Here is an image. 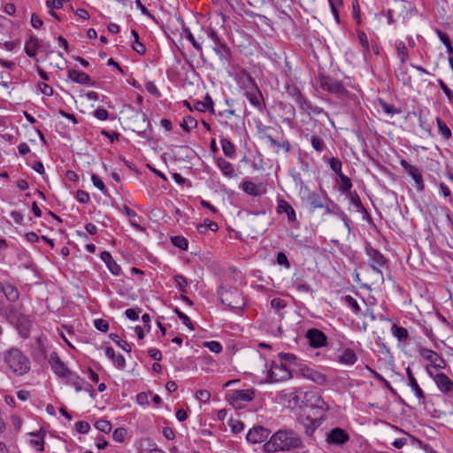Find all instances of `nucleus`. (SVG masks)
Listing matches in <instances>:
<instances>
[{
	"instance_id": "nucleus-1",
	"label": "nucleus",
	"mask_w": 453,
	"mask_h": 453,
	"mask_svg": "<svg viewBox=\"0 0 453 453\" xmlns=\"http://www.w3.org/2000/svg\"><path fill=\"white\" fill-rule=\"evenodd\" d=\"M301 445L302 441L296 434L280 430L271 436L270 441L265 442L263 448L265 452L273 453L299 448Z\"/></svg>"
},
{
	"instance_id": "nucleus-2",
	"label": "nucleus",
	"mask_w": 453,
	"mask_h": 453,
	"mask_svg": "<svg viewBox=\"0 0 453 453\" xmlns=\"http://www.w3.org/2000/svg\"><path fill=\"white\" fill-rule=\"evenodd\" d=\"M4 360L12 372L17 376H22L30 370V361L28 357L18 349H10L5 351Z\"/></svg>"
},
{
	"instance_id": "nucleus-3",
	"label": "nucleus",
	"mask_w": 453,
	"mask_h": 453,
	"mask_svg": "<svg viewBox=\"0 0 453 453\" xmlns=\"http://www.w3.org/2000/svg\"><path fill=\"white\" fill-rule=\"evenodd\" d=\"M219 296L221 302L231 309H240L245 304L242 293L236 288L222 289Z\"/></svg>"
},
{
	"instance_id": "nucleus-4",
	"label": "nucleus",
	"mask_w": 453,
	"mask_h": 453,
	"mask_svg": "<svg viewBox=\"0 0 453 453\" xmlns=\"http://www.w3.org/2000/svg\"><path fill=\"white\" fill-rule=\"evenodd\" d=\"M303 402L307 407L317 409L322 412H326L329 410V405L324 401L321 395L317 391L305 392Z\"/></svg>"
},
{
	"instance_id": "nucleus-5",
	"label": "nucleus",
	"mask_w": 453,
	"mask_h": 453,
	"mask_svg": "<svg viewBox=\"0 0 453 453\" xmlns=\"http://www.w3.org/2000/svg\"><path fill=\"white\" fill-rule=\"evenodd\" d=\"M39 342V348L43 351L44 357L49 359V363L54 373L63 378L70 370L65 366V365L61 361L57 352L52 351L48 356L47 353L43 350V346L42 342Z\"/></svg>"
},
{
	"instance_id": "nucleus-6",
	"label": "nucleus",
	"mask_w": 453,
	"mask_h": 453,
	"mask_svg": "<svg viewBox=\"0 0 453 453\" xmlns=\"http://www.w3.org/2000/svg\"><path fill=\"white\" fill-rule=\"evenodd\" d=\"M320 87L330 93L337 94V95H344L347 93L344 86L335 79L331 77L323 76L319 81Z\"/></svg>"
},
{
	"instance_id": "nucleus-7",
	"label": "nucleus",
	"mask_w": 453,
	"mask_h": 453,
	"mask_svg": "<svg viewBox=\"0 0 453 453\" xmlns=\"http://www.w3.org/2000/svg\"><path fill=\"white\" fill-rule=\"evenodd\" d=\"M349 440V434L342 428L335 427L326 433V441L331 445L342 446Z\"/></svg>"
},
{
	"instance_id": "nucleus-8",
	"label": "nucleus",
	"mask_w": 453,
	"mask_h": 453,
	"mask_svg": "<svg viewBox=\"0 0 453 453\" xmlns=\"http://www.w3.org/2000/svg\"><path fill=\"white\" fill-rule=\"evenodd\" d=\"M325 420V417L320 415L319 417L311 418L310 416H302L300 422L304 428L305 434L311 437L315 430L322 424Z\"/></svg>"
},
{
	"instance_id": "nucleus-9",
	"label": "nucleus",
	"mask_w": 453,
	"mask_h": 453,
	"mask_svg": "<svg viewBox=\"0 0 453 453\" xmlns=\"http://www.w3.org/2000/svg\"><path fill=\"white\" fill-rule=\"evenodd\" d=\"M271 432L263 426H254L247 434L246 439L251 443H261L270 435Z\"/></svg>"
},
{
	"instance_id": "nucleus-10",
	"label": "nucleus",
	"mask_w": 453,
	"mask_h": 453,
	"mask_svg": "<svg viewBox=\"0 0 453 453\" xmlns=\"http://www.w3.org/2000/svg\"><path fill=\"white\" fill-rule=\"evenodd\" d=\"M291 376L290 372L283 365L274 364L268 372L270 382H278L288 380Z\"/></svg>"
},
{
	"instance_id": "nucleus-11",
	"label": "nucleus",
	"mask_w": 453,
	"mask_h": 453,
	"mask_svg": "<svg viewBox=\"0 0 453 453\" xmlns=\"http://www.w3.org/2000/svg\"><path fill=\"white\" fill-rule=\"evenodd\" d=\"M367 255L369 257V264L372 270L381 274L380 268L386 264V258L377 250L367 248Z\"/></svg>"
},
{
	"instance_id": "nucleus-12",
	"label": "nucleus",
	"mask_w": 453,
	"mask_h": 453,
	"mask_svg": "<svg viewBox=\"0 0 453 453\" xmlns=\"http://www.w3.org/2000/svg\"><path fill=\"white\" fill-rule=\"evenodd\" d=\"M245 79L247 81L246 88L250 89V90H247L245 92V96L252 105H254L256 107H259L260 106V100H259L260 95H259V92L257 93V87L255 81H253V79L250 75H245Z\"/></svg>"
},
{
	"instance_id": "nucleus-13",
	"label": "nucleus",
	"mask_w": 453,
	"mask_h": 453,
	"mask_svg": "<svg viewBox=\"0 0 453 453\" xmlns=\"http://www.w3.org/2000/svg\"><path fill=\"white\" fill-rule=\"evenodd\" d=\"M43 44L35 36H30V38L25 42V52L30 58H35L39 50H42Z\"/></svg>"
},
{
	"instance_id": "nucleus-14",
	"label": "nucleus",
	"mask_w": 453,
	"mask_h": 453,
	"mask_svg": "<svg viewBox=\"0 0 453 453\" xmlns=\"http://www.w3.org/2000/svg\"><path fill=\"white\" fill-rule=\"evenodd\" d=\"M434 380L442 393L447 394L453 390V381L445 373H436Z\"/></svg>"
},
{
	"instance_id": "nucleus-15",
	"label": "nucleus",
	"mask_w": 453,
	"mask_h": 453,
	"mask_svg": "<svg viewBox=\"0 0 453 453\" xmlns=\"http://www.w3.org/2000/svg\"><path fill=\"white\" fill-rule=\"evenodd\" d=\"M264 139L270 147L275 148V153H279L280 150H283L285 153H288L291 148L290 142L286 139L277 141L272 135L267 134L264 135Z\"/></svg>"
},
{
	"instance_id": "nucleus-16",
	"label": "nucleus",
	"mask_w": 453,
	"mask_h": 453,
	"mask_svg": "<svg viewBox=\"0 0 453 453\" xmlns=\"http://www.w3.org/2000/svg\"><path fill=\"white\" fill-rule=\"evenodd\" d=\"M216 164L219 169L226 177L234 178L237 176L234 166L226 159L222 157H218L216 159Z\"/></svg>"
},
{
	"instance_id": "nucleus-17",
	"label": "nucleus",
	"mask_w": 453,
	"mask_h": 453,
	"mask_svg": "<svg viewBox=\"0 0 453 453\" xmlns=\"http://www.w3.org/2000/svg\"><path fill=\"white\" fill-rule=\"evenodd\" d=\"M406 373H407V377H408V380H409L408 385L414 391L415 395L418 399V402L419 403L423 402L425 399L424 392L421 389V388L418 386L417 380L415 379L414 375L412 374L410 367L406 368Z\"/></svg>"
},
{
	"instance_id": "nucleus-18",
	"label": "nucleus",
	"mask_w": 453,
	"mask_h": 453,
	"mask_svg": "<svg viewBox=\"0 0 453 453\" xmlns=\"http://www.w3.org/2000/svg\"><path fill=\"white\" fill-rule=\"evenodd\" d=\"M337 360L344 365H353L357 362V357L353 349H345L338 354Z\"/></svg>"
},
{
	"instance_id": "nucleus-19",
	"label": "nucleus",
	"mask_w": 453,
	"mask_h": 453,
	"mask_svg": "<svg viewBox=\"0 0 453 453\" xmlns=\"http://www.w3.org/2000/svg\"><path fill=\"white\" fill-rule=\"evenodd\" d=\"M63 378L66 380V383L73 386L77 392L83 390L87 382L80 376L69 371Z\"/></svg>"
},
{
	"instance_id": "nucleus-20",
	"label": "nucleus",
	"mask_w": 453,
	"mask_h": 453,
	"mask_svg": "<svg viewBox=\"0 0 453 453\" xmlns=\"http://www.w3.org/2000/svg\"><path fill=\"white\" fill-rule=\"evenodd\" d=\"M278 212H285L288 216V219L291 222L296 220V212L293 207L285 200H280L278 203Z\"/></svg>"
},
{
	"instance_id": "nucleus-21",
	"label": "nucleus",
	"mask_w": 453,
	"mask_h": 453,
	"mask_svg": "<svg viewBox=\"0 0 453 453\" xmlns=\"http://www.w3.org/2000/svg\"><path fill=\"white\" fill-rule=\"evenodd\" d=\"M68 78L79 84H88L90 81L89 76L86 73L77 70H69Z\"/></svg>"
},
{
	"instance_id": "nucleus-22",
	"label": "nucleus",
	"mask_w": 453,
	"mask_h": 453,
	"mask_svg": "<svg viewBox=\"0 0 453 453\" xmlns=\"http://www.w3.org/2000/svg\"><path fill=\"white\" fill-rule=\"evenodd\" d=\"M255 392L253 389L235 390L233 393V400L237 402H249L254 398Z\"/></svg>"
},
{
	"instance_id": "nucleus-23",
	"label": "nucleus",
	"mask_w": 453,
	"mask_h": 453,
	"mask_svg": "<svg viewBox=\"0 0 453 453\" xmlns=\"http://www.w3.org/2000/svg\"><path fill=\"white\" fill-rule=\"evenodd\" d=\"M280 397L288 399V408L294 409L296 407H300L301 400H300V396L298 395L296 391L290 392V393H281Z\"/></svg>"
},
{
	"instance_id": "nucleus-24",
	"label": "nucleus",
	"mask_w": 453,
	"mask_h": 453,
	"mask_svg": "<svg viewBox=\"0 0 453 453\" xmlns=\"http://www.w3.org/2000/svg\"><path fill=\"white\" fill-rule=\"evenodd\" d=\"M242 189L245 193L254 196H260L263 193L262 188L259 186L249 180L242 183Z\"/></svg>"
},
{
	"instance_id": "nucleus-25",
	"label": "nucleus",
	"mask_w": 453,
	"mask_h": 453,
	"mask_svg": "<svg viewBox=\"0 0 453 453\" xmlns=\"http://www.w3.org/2000/svg\"><path fill=\"white\" fill-rule=\"evenodd\" d=\"M304 375L319 385H323L326 381V377L325 374L312 369L308 370Z\"/></svg>"
},
{
	"instance_id": "nucleus-26",
	"label": "nucleus",
	"mask_w": 453,
	"mask_h": 453,
	"mask_svg": "<svg viewBox=\"0 0 453 453\" xmlns=\"http://www.w3.org/2000/svg\"><path fill=\"white\" fill-rule=\"evenodd\" d=\"M402 165L408 171L418 186L422 184V176L417 167L408 165L405 161H402Z\"/></svg>"
},
{
	"instance_id": "nucleus-27",
	"label": "nucleus",
	"mask_w": 453,
	"mask_h": 453,
	"mask_svg": "<svg viewBox=\"0 0 453 453\" xmlns=\"http://www.w3.org/2000/svg\"><path fill=\"white\" fill-rule=\"evenodd\" d=\"M395 49L397 52V57L399 58L401 63H405L409 56L405 43L403 41H396Z\"/></svg>"
},
{
	"instance_id": "nucleus-28",
	"label": "nucleus",
	"mask_w": 453,
	"mask_h": 453,
	"mask_svg": "<svg viewBox=\"0 0 453 453\" xmlns=\"http://www.w3.org/2000/svg\"><path fill=\"white\" fill-rule=\"evenodd\" d=\"M220 143L225 156L229 158H233L235 153L234 145L226 138L221 139Z\"/></svg>"
},
{
	"instance_id": "nucleus-29",
	"label": "nucleus",
	"mask_w": 453,
	"mask_h": 453,
	"mask_svg": "<svg viewBox=\"0 0 453 453\" xmlns=\"http://www.w3.org/2000/svg\"><path fill=\"white\" fill-rule=\"evenodd\" d=\"M379 105L387 115L393 116L394 114H400L402 112L400 109L395 108L394 105L389 104L381 99L379 100Z\"/></svg>"
},
{
	"instance_id": "nucleus-30",
	"label": "nucleus",
	"mask_w": 453,
	"mask_h": 453,
	"mask_svg": "<svg viewBox=\"0 0 453 453\" xmlns=\"http://www.w3.org/2000/svg\"><path fill=\"white\" fill-rule=\"evenodd\" d=\"M3 293L11 302H15L19 299L18 290L12 285H5L4 287Z\"/></svg>"
},
{
	"instance_id": "nucleus-31",
	"label": "nucleus",
	"mask_w": 453,
	"mask_h": 453,
	"mask_svg": "<svg viewBox=\"0 0 453 453\" xmlns=\"http://www.w3.org/2000/svg\"><path fill=\"white\" fill-rule=\"evenodd\" d=\"M305 337H306V340H311V341L326 340V336L325 335V334L317 328H311V329L307 330V332L305 334Z\"/></svg>"
},
{
	"instance_id": "nucleus-32",
	"label": "nucleus",
	"mask_w": 453,
	"mask_h": 453,
	"mask_svg": "<svg viewBox=\"0 0 453 453\" xmlns=\"http://www.w3.org/2000/svg\"><path fill=\"white\" fill-rule=\"evenodd\" d=\"M390 330L393 336L398 340L405 339L408 336L407 329L403 326H399L396 324H392Z\"/></svg>"
},
{
	"instance_id": "nucleus-33",
	"label": "nucleus",
	"mask_w": 453,
	"mask_h": 453,
	"mask_svg": "<svg viewBox=\"0 0 453 453\" xmlns=\"http://www.w3.org/2000/svg\"><path fill=\"white\" fill-rule=\"evenodd\" d=\"M436 33H437L438 37L440 38L441 42L445 45L448 54L452 55L453 54V47H452L449 36L441 30H437Z\"/></svg>"
},
{
	"instance_id": "nucleus-34",
	"label": "nucleus",
	"mask_w": 453,
	"mask_h": 453,
	"mask_svg": "<svg viewBox=\"0 0 453 453\" xmlns=\"http://www.w3.org/2000/svg\"><path fill=\"white\" fill-rule=\"evenodd\" d=\"M197 126V121L191 116H186L183 118V120L180 124V127L187 132L196 128Z\"/></svg>"
},
{
	"instance_id": "nucleus-35",
	"label": "nucleus",
	"mask_w": 453,
	"mask_h": 453,
	"mask_svg": "<svg viewBox=\"0 0 453 453\" xmlns=\"http://www.w3.org/2000/svg\"><path fill=\"white\" fill-rule=\"evenodd\" d=\"M430 363L432 364L431 365L433 366V368H435L437 370L443 369L446 366L445 360L436 352L434 353L433 359L431 360Z\"/></svg>"
},
{
	"instance_id": "nucleus-36",
	"label": "nucleus",
	"mask_w": 453,
	"mask_h": 453,
	"mask_svg": "<svg viewBox=\"0 0 453 453\" xmlns=\"http://www.w3.org/2000/svg\"><path fill=\"white\" fill-rule=\"evenodd\" d=\"M171 240H172V243L174 246H176L183 250H186L188 249V242L186 238H184L182 236H173L171 238Z\"/></svg>"
},
{
	"instance_id": "nucleus-37",
	"label": "nucleus",
	"mask_w": 453,
	"mask_h": 453,
	"mask_svg": "<svg viewBox=\"0 0 453 453\" xmlns=\"http://www.w3.org/2000/svg\"><path fill=\"white\" fill-rule=\"evenodd\" d=\"M339 177L341 179L340 190L342 192L349 191L350 188H352V183H351L350 179L349 177H347L346 175H344L343 173L340 174Z\"/></svg>"
},
{
	"instance_id": "nucleus-38",
	"label": "nucleus",
	"mask_w": 453,
	"mask_h": 453,
	"mask_svg": "<svg viewBox=\"0 0 453 453\" xmlns=\"http://www.w3.org/2000/svg\"><path fill=\"white\" fill-rule=\"evenodd\" d=\"M436 121H437L439 131L441 134V135L445 139L450 138L451 137V131L448 127V126L440 119H437Z\"/></svg>"
},
{
	"instance_id": "nucleus-39",
	"label": "nucleus",
	"mask_w": 453,
	"mask_h": 453,
	"mask_svg": "<svg viewBox=\"0 0 453 453\" xmlns=\"http://www.w3.org/2000/svg\"><path fill=\"white\" fill-rule=\"evenodd\" d=\"M95 426L96 429H98L101 432H104L105 434L110 433L111 430V422L104 419H100L96 422Z\"/></svg>"
},
{
	"instance_id": "nucleus-40",
	"label": "nucleus",
	"mask_w": 453,
	"mask_h": 453,
	"mask_svg": "<svg viewBox=\"0 0 453 453\" xmlns=\"http://www.w3.org/2000/svg\"><path fill=\"white\" fill-rule=\"evenodd\" d=\"M311 142L313 149L319 152H321L325 149V142L319 136H311Z\"/></svg>"
},
{
	"instance_id": "nucleus-41",
	"label": "nucleus",
	"mask_w": 453,
	"mask_h": 453,
	"mask_svg": "<svg viewBox=\"0 0 453 453\" xmlns=\"http://www.w3.org/2000/svg\"><path fill=\"white\" fill-rule=\"evenodd\" d=\"M174 281H175L176 286L179 288V291L181 293H185L186 287L188 286V281H187L186 278L182 275H175Z\"/></svg>"
},
{
	"instance_id": "nucleus-42",
	"label": "nucleus",
	"mask_w": 453,
	"mask_h": 453,
	"mask_svg": "<svg viewBox=\"0 0 453 453\" xmlns=\"http://www.w3.org/2000/svg\"><path fill=\"white\" fill-rule=\"evenodd\" d=\"M329 165L331 169L339 176L342 173V162L336 157H331L329 160Z\"/></svg>"
},
{
	"instance_id": "nucleus-43",
	"label": "nucleus",
	"mask_w": 453,
	"mask_h": 453,
	"mask_svg": "<svg viewBox=\"0 0 453 453\" xmlns=\"http://www.w3.org/2000/svg\"><path fill=\"white\" fill-rule=\"evenodd\" d=\"M34 438L30 440V444L38 451L43 450V440L38 434H32Z\"/></svg>"
},
{
	"instance_id": "nucleus-44",
	"label": "nucleus",
	"mask_w": 453,
	"mask_h": 453,
	"mask_svg": "<svg viewBox=\"0 0 453 453\" xmlns=\"http://www.w3.org/2000/svg\"><path fill=\"white\" fill-rule=\"evenodd\" d=\"M327 342H309V346L311 350V357H319V353L317 349L326 346Z\"/></svg>"
},
{
	"instance_id": "nucleus-45",
	"label": "nucleus",
	"mask_w": 453,
	"mask_h": 453,
	"mask_svg": "<svg viewBox=\"0 0 453 453\" xmlns=\"http://www.w3.org/2000/svg\"><path fill=\"white\" fill-rule=\"evenodd\" d=\"M91 180L95 187H96L99 190H101L103 193H106L107 188L104 183V181L101 180L100 177H98L96 174H92Z\"/></svg>"
},
{
	"instance_id": "nucleus-46",
	"label": "nucleus",
	"mask_w": 453,
	"mask_h": 453,
	"mask_svg": "<svg viewBox=\"0 0 453 453\" xmlns=\"http://www.w3.org/2000/svg\"><path fill=\"white\" fill-rule=\"evenodd\" d=\"M120 211L124 212L127 217L129 218L132 225L137 226V224L134 222V219L137 217V213L134 210H132L127 205H124L122 208H120Z\"/></svg>"
},
{
	"instance_id": "nucleus-47",
	"label": "nucleus",
	"mask_w": 453,
	"mask_h": 453,
	"mask_svg": "<svg viewBox=\"0 0 453 453\" xmlns=\"http://www.w3.org/2000/svg\"><path fill=\"white\" fill-rule=\"evenodd\" d=\"M203 346L214 353H219L222 350L219 342H203Z\"/></svg>"
},
{
	"instance_id": "nucleus-48",
	"label": "nucleus",
	"mask_w": 453,
	"mask_h": 453,
	"mask_svg": "<svg viewBox=\"0 0 453 453\" xmlns=\"http://www.w3.org/2000/svg\"><path fill=\"white\" fill-rule=\"evenodd\" d=\"M127 435V430L125 428H117L112 434L114 441L122 442Z\"/></svg>"
},
{
	"instance_id": "nucleus-49",
	"label": "nucleus",
	"mask_w": 453,
	"mask_h": 453,
	"mask_svg": "<svg viewBox=\"0 0 453 453\" xmlns=\"http://www.w3.org/2000/svg\"><path fill=\"white\" fill-rule=\"evenodd\" d=\"M94 325L95 327L101 332H106L109 329L108 321L103 319H95Z\"/></svg>"
},
{
	"instance_id": "nucleus-50",
	"label": "nucleus",
	"mask_w": 453,
	"mask_h": 453,
	"mask_svg": "<svg viewBox=\"0 0 453 453\" xmlns=\"http://www.w3.org/2000/svg\"><path fill=\"white\" fill-rule=\"evenodd\" d=\"M207 99H208V102H200V101L196 102L195 104L196 110H197L199 111H204L207 109H209L210 107L212 108L211 99L209 96H207Z\"/></svg>"
},
{
	"instance_id": "nucleus-51",
	"label": "nucleus",
	"mask_w": 453,
	"mask_h": 453,
	"mask_svg": "<svg viewBox=\"0 0 453 453\" xmlns=\"http://www.w3.org/2000/svg\"><path fill=\"white\" fill-rule=\"evenodd\" d=\"M132 49L135 52H137L140 55H142L145 53L146 48L143 43L140 42V40H134L132 42Z\"/></svg>"
},
{
	"instance_id": "nucleus-52",
	"label": "nucleus",
	"mask_w": 453,
	"mask_h": 453,
	"mask_svg": "<svg viewBox=\"0 0 453 453\" xmlns=\"http://www.w3.org/2000/svg\"><path fill=\"white\" fill-rule=\"evenodd\" d=\"M68 1L69 0H48L46 2V5L49 9H60L62 8L63 4Z\"/></svg>"
},
{
	"instance_id": "nucleus-53",
	"label": "nucleus",
	"mask_w": 453,
	"mask_h": 453,
	"mask_svg": "<svg viewBox=\"0 0 453 453\" xmlns=\"http://www.w3.org/2000/svg\"><path fill=\"white\" fill-rule=\"evenodd\" d=\"M75 428L81 434H87L90 429V426L86 421H78L75 424Z\"/></svg>"
},
{
	"instance_id": "nucleus-54",
	"label": "nucleus",
	"mask_w": 453,
	"mask_h": 453,
	"mask_svg": "<svg viewBox=\"0 0 453 453\" xmlns=\"http://www.w3.org/2000/svg\"><path fill=\"white\" fill-rule=\"evenodd\" d=\"M196 397L200 402L206 403V402H208L210 400L211 394L207 390L201 389V390L196 391Z\"/></svg>"
},
{
	"instance_id": "nucleus-55",
	"label": "nucleus",
	"mask_w": 453,
	"mask_h": 453,
	"mask_svg": "<svg viewBox=\"0 0 453 453\" xmlns=\"http://www.w3.org/2000/svg\"><path fill=\"white\" fill-rule=\"evenodd\" d=\"M108 269L110 270V272L114 274V275H119L120 273H121V268L120 266L113 260V258L111 260V262H109L108 264H106Z\"/></svg>"
},
{
	"instance_id": "nucleus-56",
	"label": "nucleus",
	"mask_w": 453,
	"mask_h": 453,
	"mask_svg": "<svg viewBox=\"0 0 453 453\" xmlns=\"http://www.w3.org/2000/svg\"><path fill=\"white\" fill-rule=\"evenodd\" d=\"M357 36H358L359 42L362 45L364 50L368 52L369 51V42H368L366 35L365 34V32H358Z\"/></svg>"
},
{
	"instance_id": "nucleus-57",
	"label": "nucleus",
	"mask_w": 453,
	"mask_h": 453,
	"mask_svg": "<svg viewBox=\"0 0 453 453\" xmlns=\"http://www.w3.org/2000/svg\"><path fill=\"white\" fill-rule=\"evenodd\" d=\"M345 303L352 308V310L355 311V312H357L359 311V305L357 302V300L355 298H353L352 296H346L345 298Z\"/></svg>"
},
{
	"instance_id": "nucleus-58",
	"label": "nucleus",
	"mask_w": 453,
	"mask_h": 453,
	"mask_svg": "<svg viewBox=\"0 0 453 453\" xmlns=\"http://www.w3.org/2000/svg\"><path fill=\"white\" fill-rule=\"evenodd\" d=\"M277 263L280 265H284L286 268H289L290 267V264L288 262V259L287 257V256L283 253V252H279L277 254Z\"/></svg>"
},
{
	"instance_id": "nucleus-59",
	"label": "nucleus",
	"mask_w": 453,
	"mask_h": 453,
	"mask_svg": "<svg viewBox=\"0 0 453 453\" xmlns=\"http://www.w3.org/2000/svg\"><path fill=\"white\" fill-rule=\"evenodd\" d=\"M125 313L128 319L131 320H135L138 319L139 314L141 313V309L130 308L126 310Z\"/></svg>"
},
{
	"instance_id": "nucleus-60",
	"label": "nucleus",
	"mask_w": 453,
	"mask_h": 453,
	"mask_svg": "<svg viewBox=\"0 0 453 453\" xmlns=\"http://www.w3.org/2000/svg\"><path fill=\"white\" fill-rule=\"evenodd\" d=\"M186 37L192 43V45L194 46V48L196 50L202 51V45H201V43L196 40L195 36L193 35V34L190 31L187 32Z\"/></svg>"
},
{
	"instance_id": "nucleus-61",
	"label": "nucleus",
	"mask_w": 453,
	"mask_h": 453,
	"mask_svg": "<svg viewBox=\"0 0 453 453\" xmlns=\"http://www.w3.org/2000/svg\"><path fill=\"white\" fill-rule=\"evenodd\" d=\"M93 114L99 120H105L109 116L108 111L103 108L96 109Z\"/></svg>"
},
{
	"instance_id": "nucleus-62",
	"label": "nucleus",
	"mask_w": 453,
	"mask_h": 453,
	"mask_svg": "<svg viewBox=\"0 0 453 453\" xmlns=\"http://www.w3.org/2000/svg\"><path fill=\"white\" fill-rule=\"evenodd\" d=\"M419 354L422 357H424L425 359L428 360L429 362H431V360L433 359V357L434 355V351L431 350V349H425V348H419Z\"/></svg>"
},
{
	"instance_id": "nucleus-63",
	"label": "nucleus",
	"mask_w": 453,
	"mask_h": 453,
	"mask_svg": "<svg viewBox=\"0 0 453 453\" xmlns=\"http://www.w3.org/2000/svg\"><path fill=\"white\" fill-rule=\"evenodd\" d=\"M31 25L33 27L38 29L42 27L43 21L37 14L33 13L31 16Z\"/></svg>"
},
{
	"instance_id": "nucleus-64",
	"label": "nucleus",
	"mask_w": 453,
	"mask_h": 453,
	"mask_svg": "<svg viewBox=\"0 0 453 453\" xmlns=\"http://www.w3.org/2000/svg\"><path fill=\"white\" fill-rule=\"evenodd\" d=\"M146 89L153 96H159L160 93L157 86L152 81H148L145 84Z\"/></svg>"
}]
</instances>
